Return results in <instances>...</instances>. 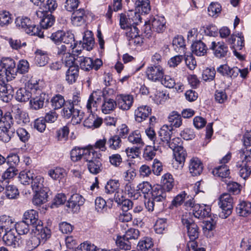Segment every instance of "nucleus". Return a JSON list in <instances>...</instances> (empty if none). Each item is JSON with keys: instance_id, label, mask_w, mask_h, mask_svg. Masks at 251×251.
Masks as SVG:
<instances>
[{"instance_id": "1", "label": "nucleus", "mask_w": 251, "mask_h": 251, "mask_svg": "<svg viewBox=\"0 0 251 251\" xmlns=\"http://www.w3.org/2000/svg\"><path fill=\"white\" fill-rule=\"evenodd\" d=\"M32 233L34 234L30 240L27 241L25 238L23 241H20V244L24 245L25 243L29 247V249H35L37 248L42 242L44 244L45 241L50 237L51 232L47 227H43V225H39L35 228L31 229Z\"/></svg>"}, {"instance_id": "2", "label": "nucleus", "mask_w": 251, "mask_h": 251, "mask_svg": "<svg viewBox=\"0 0 251 251\" xmlns=\"http://www.w3.org/2000/svg\"><path fill=\"white\" fill-rule=\"evenodd\" d=\"M0 65L4 70H0V84L13 80L16 77L15 61L10 57H3L0 59Z\"/></svg>"}, {"instance_id": "3", "label": "nucleus", "mask_w": 251, "mask_h": 251, "mask_svg": "<svg viewBox=\"0 0 251 251\" xmlns=\"http://www.w3.org/2000/svg\"><path fill=\"white\" fill-rule=\"evenodd\" d=\"M94 38L92 32L90 31H87L84 33L83 36V41H80L79 43L75 42L71 47L73 50L72 52L74 56H77L81 51L82 48L85 49L87 50H92L94 45Z\"/></svg>"}, {"instance_id": "4", "label": "nucleus", "mask_w": 251, "mask_h": 251, "mask_svg": "<svg viewBox=\"0 0 251 251\" xmlns=\"http://www.w3.org/2000/svg\"><path fill=\"white\" fill-rule=\"evenodd\" d=\"M27 87L31 92L27 91L25 88H21L17 91V100L19 101H26L31 97V94L33 92L40 91L39 80L34 78L29 80L27 83Z\"/></svg>"}, {"instance_id": "5", "label": "nucleus", "mask_w": 251, "mask_h": 251, "mask_svg": "<svg viewBox=\"0 0 251 251\" xmlns=\"http://www.w3.org/2000/svg\"><path fill=\"white\" fill-rule=\"evenodd\" d=\"M233 199L230 195L224 193L219 199V205L221 208V212L219 213V217L226 219L229 216L233 209Z\"/></svg>"}, {"instance_id": "6", "label": "nucleus", "mask_w": 251, "mask_h": 251, "mask_svg": "<svg viewBox=\"0 0 251 251\" xmlns=\"http://www.w3.org/2000/svg\"><path fill=\"white\" fill-rule=\"evenodd\" d=\"M76 60L79 63L81 69L85 71H89L93 68L97 71L102 64L100 59H97L93 61L92 58L87 57H77Z\"/></svg>"}, {"instance_id": "7", "label": "nucleus", "mask_w": 251, "mask_h": 251, "mask_svg": "<svg viewBox=\"0 0 251 251\" xmlns=\"http://www.w3.org/2000/svg\"><path fill=\"white\" fill-rule=\"evenodd\" d=\"M62 115L66 119L72 117V121L73 124H78L80 123L83 119L84 113L77 107L73 109L64 107L62 111Z\"/></svg>"}, {"instance_id": "8", "label": "nucleus", "mask_w": 251, "mask_h": 251, "mask_svg": "<svg viewBox=\"0 0 251 251\" xmlns=\"http://www.w3.org/2000/svg\"><path fill=\"white\" fill-rule=\"evenodd\" d=\"M141 20L140 14L136 12L134 13V15L131 14L127 16L124 14H121L120 18V25L121 28L126 30L132 26L137 25L141 22Z\"/></svg>"}, {"instance_id": "9", "label": "nucleus", "mask_w": 251, "mask_h": 251, "mask_svg": "<svg viewBox=\"0 0 251 251\" xmlns=\"http://www.w3.org/2000/svg\"><path fill=\"white\" fill-rule=\"evenodd\" d=\"M114 90L112 89L104 88L102 91V97L103 98V103L101 106L102 112L104 114H108L114 110L117 104V98L116 100H114L112 99H109L106 97L107 95L109 93L112 94Z\"/></svg>"}, {"instance_id": "10", "label": "nucleus", "mask_w": 251, "mask_h": 251, "mask_svg": "<svg viewBox=\"0 0 251 251\" xmlns=\"http://www.w3.org/2000/svg\"><path fill=\"white\" fill-rule=\"evenodd\" d=\"M164 72L159 64H152L148 67L146 70L147 78L152 81H160L163 78Z\"/></svg>"}, {"instance_id": "11", "label": "nucleus", "mask_w": 251, "mask_h": 251, "mask_svg": "<svg viewBox=\"0 0 251 251\" xmlns=\"http://www.w3.org/2000/svg\"><path fill=\"white\" fill-rule=\"evenodd\" d=\"M6 164L8 167L3 173L2 178L3 179H10L16 176V154L10 153L6 157Z\"/></svg>"}, {"instance_id": "12", "label": "nucleus", "mask_w": 251, "mask_h": 251, "mask_svg": "<svg viewBox=\"0 0 251 251\" xmlns=\"http://www.w3.org/2000/svg\"><path fill=\"white\" fill-rule=\"evenodd\" d=\"M209 49L213 51L214 55L218 58L226 57L228 52V47L223 42H208Z\"/></svg>"}, {"instance_id": "13", "label": "nucleus", "mask_w": 251, "mask_h": 251, "mask_svg": "<svg viewBox=\"0 0 251 251\" xmlns=\"http://www.w3.org/2000/svg\"><path fill=\"white\" fill-rule=\"evenodd\" d=\"M173 154L175 161L173 163V167L176 169H181L183 168L187 153L183 147H178L174 149Z\"/></svg>"}, {"instance_id": "14", "label": "nucleus", "mask_w": 251, "mask_h": 251, "mask_svg": "<svg viewBox=\"0 0 251 251\" xmlns=\"http://www.w3.org/2000/svg\"><path fill=\"white\" fill-rule=\"evenodd\" d=\"M116 98L117 107L122 110H128L133 105L134 98L131 95L120 94Z\"/></svg>"}, {"instance_id": "15", "label": "nucleus", "mask_w": 251, "mask_h": 251, "mask_svg": "<svg viewBox=\"0 0 251 251\" xmlns=\"http://www.w3.org/2000/svg\"><path fill=\"white\" fill-rule=\"evenodd\" d=\"M182 223L187 229L190 240L197 239L199 235V228L197 224L191 219L182 218Z\"/></svg>"}, {"instance_id": "16", "label": "nucleus", "mask_w": 251, "mask_h": 251, "mask_svg": "<svg viewBox=\"0 0 251 251\" xmlns=\"http://www.w3.org/2000/svg\"><path fill=\"white\" fill-rule=\"evenodd\" d=\"M173 128L167 125H164L158 132L159 138L158 143H159L160 148L166 146V144L170 141L172 133Z\"/></svg>"}, {"instance_id": "17", "label": "nucleus", "mask_w": 251, "mask_h": 251, "mask_svg": "<svg viewBox=\"0 0 251 251\" xmlns=\"http://www.w3.org/2000/svg\"><path fill=\"white\" fill-rule=\"evenodd\" d=\"M114 200L123 211H128L133 206V202L126 199L122 192H116L114 195Z\"/></svg>"}, {"instance_id": "18", "label": "nucleus", "mask_w": 251, "mask_h": 251, "mask_svg": "<svg viewBox=\"0 0 251 251\" xmlns=\"http://www.w3.org/2000/svg\"><path fill=\"white\" fill-rule=\"evenodd\" d=\"M23 221L32 226V228H35L39 225H42V222L38 219V212L33 209L25 212Z\"/></svg>"}, {"instance_id": "19", "label": "nucleus", "mask_w": 251, "mask_h": 251, "mask_svg": "<svg viewBox=\"0 0 251 251\" xmlns=\"http://www.w3.org/2000/svg\"><path fill=\"white\" fill-rule=\"evenodd\" d=\"M49 96L44 93H40L39 96L31 98L30 100V107L34 110H38L43 107L44 102H48Z\"/></svg>"}, {"instance_id": "20", "label": "nucleus", "mask_w": 251, "mask_h": 251, "mask_svg": "<svg viewBox=\"0 0 251 251\" xmlns=\"http://www.w3.org/2000/svg\"><path fill=\"white\" fill-rule=\"evenodd\" d=\"M84 199L78 194H73L68 200L66 206L71 208L72 212L79 210L80 205L84 203Z\"/></svg>"}, {"instance_id": "21", "label": "nucleus", "mask_w": 251, "mask_h": 251, "mask_svg": "<svg viewBox=\"0 0 251 251\" xmlns=\"http://www.w3.org/2000/svg\"><path fill=\"white\" fill-rule=\"evenodd\" d=\"M153 32L162 33L166 28V21L164 17L156 16L151 20Z\"/></svg>"}, {"instance_id": "22", "label": "nucleus", "mask_w": 251, "mask_h": 251, "mask_svg": "<svg viewBox=\"0 0 251 251\" xmlns=\"http://www.w3.org/2000/svg\"><path fill=\"white\" fill-rule=\"evenodd\" d=\"M203 169V164L199 158L193 157L191 159L189 162V171L192 176H197L201 174Z\"/></svg>"}, {"instance_id": "23", "label": "nucleus", "mask_w": 251, "mask_h": 251, "mask_svg": "<svg viewBox=\"0 0 251 251\" xmlns=\"http://www.w3.org/2000/svg\"><path fill=\"white\" fill-rule=\"evenodd\" d=\"M167 192L162 185H154L151 191V199L157 202L162 201L166 198Z\"/></svg>"}, {"instance_id": "24", "label": "nucleus", "mask_w": 251, "mask_h": 251, "mask_svg": "<svg viewBox=\"0 0 251 251\" xmlns=\"http://www.w3.org/2000/svg\"><path fill=\"white\" fill-rule=\"evenodd\" d=\"M14 89L10 85L0 84V99L3 101L8 102L13 97Z\"/></svg>"}, {"instance_id": "25", "label": "nucleus", "mask_w": 251, "mask_h": 251, "mask_svg": "<svg viewBox=\"0 0 251 251\" xmlns=\"http://www.w3.org/2000/svg\"><path fill=\"white\" fill-rule=\"evenodd\" d=\"M5 233L3 236V240L5 244L10 247L15 248L16 244V224L13 225V226L9 229L8 227L5 228Z\"/></svg>"}, {"instance_id": "26", "label": "nucleus", "mask_w": 251, "mask_h": 251, "mask_svg": "<svg viewBox=\"0 0 251 251\" xmlns=\"http://www.w3.org/2000/svg\"><path fill=\"white\" fill-rule=\"evenodd\" d=\"M151 108L148 106L138 107L134 112L136 121L141 123L145 120L151 114Z\"/></svg>"}, {"instance_id": "27", "label": "nucleus", "mask_w": 251, "mask_h": 251, "mask_svg": "<svg viewBox=\"0 0 251 251\" xmlns=\"http://www.w3.org/2000/svg\"><path fill=\"white\" fill-rule=\"evenodd\" d=\"M205 43H204L201 40L195 41L191 45L192 52L197 56H201L206 54L208 50V47Z\"/></svg>"}, {"instance_id": "28", "label": "nucleus", "mask_w": 251, "mask_h": 251, "mask_svg": "<svg viewBox=\"0 0 251 251\" xmlns=\"http://www.w3.org/2000/svg\"><path fill=\"white\" fill-rule=\"evenodd\" d=\"M211 208L206 205L197 204L194 206L193 213L196 218L202 219L210 216Z\"/></svg>"}, {"instance_id": "29", "label": "nucleus", "mask_w": 251, "mask_h": 251, "mask_svg": "<svg viewBox=\"0 0 251 251\" xmlns=\"http://www.w3.org/2000/svg\"><path fill=\"white\" fill-rule=\"evenodd\" d=\"M14 129L5 127L3 122H0V140L8 142L14 136Z\"/></svg>"}, {"instance_id": "30", "label": "nucleus", "mask_w": 251, "mask_h": 251, "mask_svg": "<svg viewBox=\"0 0 251 251\" xmlns=\"http://www.w3.org/2000/svg\"><path fill=\"white\" fill-rule=\"evenodd\" d=\"M49 191V188H45L43 190L40 192H35V194L32 200V202L34 205H41L48 201V195Z\"/></svg>"}, {"instance_id": "31", "label": "nucleus", "mask_w": 251, "mask_h": 251, "mask_svg": "<svg viewBox=\"0 0 251 251\" xmlns=\"http://www.w3.org/2000/svg\"><path fill=\"white\" fill-rule=\"evenodd\" d=\"M83 159L87 163L95 159H100L101 156V154L99 152L96 151L92 146H88L87 148H83Z\"/></svg>"}, {"instance_id": "32", "label": "nucleus", "mask_w": 251, "mask_h": 251, "mask_svg": "<svg viewBox=\"0 0 251 251\" xmlns=\"http://www.w3.org/2000/svg\"><path fill=\"white\" fill-rule=\"evenodd\" d=\"M35 62L37 65L42 67L48 63L49 57L47 51L37 49L35 52Z\"/></svg>"}, {"instance_id": "33", "label": "nucleus", "mask_w": 251, "mask_h": 251, "mask_svg": "<svg viewBox=\"0 0 251 251\" xmlns=\"http://www.w3.org/2000/svg\"><path fill=\"white\" fill-rule=\"evenodd\" d=\"M79 68L76 66H70L66 72L65 80L69 84L75 83L78 78Z\"/></svg>"}, {"instance_id": "34", "label": "nucleus", "mask_w": 251, "mask_h": 251, "mask_svg": "<svg viewBox=\"0 0 251 251\" xmlns=\"http://www.w3.org/2000/svg\"><path fill=\"white\" fill-rule=\"evenodd\" d=\"M236 210L239 216H248L251 213V202L247 201H241L236 206Z\"/></svg>"}, {"instance_id": "35", "label": "nucleus", "mask_w": 251, "mask_h": 251, "mask_svg": "<svg viewBox=\"0 0 251 251\" xmlns=\"http://www.w3.org/2000/svg\"><path fill=\"white\" fill-rule=\"evenodd\" d=\"M29 225L28 224L23 220L17 223V226H17V232L18 234V235L17 236V240H18L17 243L18 246L20 245L19 241L23 240L24 241L25 240V237H22L21 235L26 234L29 232Z\"/></svg>"}, {"instance_id": "36", "label": "nucleus", "mask_w": 251, "mask_h": 251, "mask_svg": "<svg viewBox=\"0 0 251 251\" xmlns=\"http://www.w3.org/2000/svg\"><path fill=\"white\" fill-rule=\"evenodd\" d=\"M218 73H220L223 76L227 77H233L235 76L238 70L234 68H230L228 65L226 64L220 65L217 69Z\"/></svg>"}, {"instance_id": "37", "label": "nucleus", "mask_w": 251, "mask_h": 251, "mask_svg": "<svg viewBox=\"0 0 251 251\" xmlns=\"http://www.w3.org/2000/svg\"><path fill=\"white\" fill-rule=\"evenodd\" d=\"M161 185L167 191L170 192L174 186V179L171 174L167 173L161 178Z\"/></svg>"}, {"instance_id": "38", "label": "nucleus", "mask_w": 251, "mask_h": 251, "mask_svg": "<svg viewBox=\"0 0 251 251\" xmlns=\"http://www.w3.org/2000/svg\"><path fill=\"white\" fill-rule=\"evenodd\" d=\"M89 171L92 174L97 175L102 170V165L100 159H95L87 163Z\"/></svg>"}, {"instance_id": "39", "label": "nucleus", "mask_w": 251, "mask_h": 251, "mask_svg": "<svg viewBox=\"0 0 251 251\" xmlns=\"http://www.w3.org/2000/svg\"><path fill=\"white\" fill-rule=\"evenodd\" d=\"M43 182L44 178L40 176H36L34 178L32 177L31 187L32 191L34 192H40V191L43 190L44 188H47L44 186Z\"/></svg>"}, {"instance_id": "40", "label": "nucleus", "mask_w": 251, "mask_h": 251, "mask_svg": "<svg viewBox=\"0 0 251 251\" xmlns=\"http://www.w3.org/2000/svg\"><path fill=\"white\" fill-rule=\"evenodd\" d=\"M168 121L171 126L175 127H179L182 125V119L181 115L176 111H172L168 116Z\"/></svg>"}, {"instance_id": "41", "label": "nucleus", "mask_w": 251, "mask_h": 251, "mask_svg": "<svg viewBox=\"0 0 251 251\" xmlns=\"http://www.w3.org/2000/svg\"><path fill=\"white\" fill-rule=\"evenodd\" d=\"M173 46L176 52H184L185 45L183 37L180 35L176 36L173 40Z\"/></svg>"}, {"instance_id": "42", "label": "nucleus", "mask_w": 251, "mask_h": 251, "mask_svg": "<svg viewBox=\"0 0 251 251\" xmlns=\"http://www.w3.org/2000/svg\"><path fill=\"white\" fill-rule=\"evenodd\" d=\"M51 107L54 110L61 108L65 106L66 104L64 97L60 94H57L53 96L51 100Z\"/></svg>"}, {"instance_id": "43", "label": "nucleus", "mask_w": 251, "mask_h": 251, "mask_svg": "<svg viewBox=\"0 0 251 251\" xmlns=\"http://www.w3.org/2000/svg\"><path fill=\"white\" fill-rule=\"evenodd\" d=\"M153 242L151 238L145 237L141 240L137 245V249L140 251H147L153 246Z\"/></svg>"}, {"instance_id": "44", "label": "nucleus", "mask_w": 251, "mask_h": 251, "mask_svg": "<svg viewBox=\"0 0 251 251\" xmlns=\"http://www.w3.org/2000/svg\"><path fill=\"white\" fill-rule=\"evenodd\" d=\"M32 24V22L27 17H22L17 18V26L20 29L26 32L27 29H28L29 26Z\"/></svg>"}, {"instance_id": "45", "label": "nucleus", "mask_w": 251, "mask_h": 251, "mask_svg": "<svg viewBox=\"0 0 251 251\" xmlns=\"http://www.w3.org/2000/svg\"><path fill=\"white\" fill-rule=\"evenodd\" d=\"M119 186L120 183L118 180L110 179L105 186V192L107 194H112L115 192L116 193Z\"/></svg>"}, {"instance_id": "46", "label": "nucleus", "mask_w": 251, "mask_h": 251, "mask_svg": "<svg viewBox=\"0 0 251 251\" xmlns=\"http://www.w3.org/2000/svg\"><path fill=\"white\" fill-rule=\"evenodd\" d=\"M108 147L114 150L119 149L122 145V141L120 137L117 135L111 136L107 141Z\"/></svg>"}, {"instance_id": "47", "label": "nucleus", "mask_w": 251, "mask_h": 251, "mask_svg": "<svg viewBox=\"0 0 251 251\" xmlns=\"http://www.w3.org/2000/svg\"><path fill=\"white\" fill-rule=\"evenodd\" d=\"M29 122L27 113L20 108H17V124L23 126Z\"/></svg>"}, {"instance_id": "48", "label": "nucleus", "mask_w": 251, "mask_h": 251, "mask_svg": "<svg viewBox=\"0 0 251 251\" xmlns=\"http://www.w3.org/2000/svg\"><path fill=\"white\" fill-rule=\"evenodd\" d=\"M48 175L54 180H59L64 178L66 175L65 170L61 168H56L48 172Z\"/></svg>"}, {"instance_id": "49", "label": "nucleus", "mask_w": 251, "mask_h": 251, "mask_svg": "<svg viewBox=\"0 0 251 251\" xmlns=\"http://www.w3.org/2000/svg\"><path fill=\"white\" fill-rule=\"evenodd\" d=\"M99 248L89 241L80 244L75 250V251H99Z\"/></svg>"}, {"instance_id": "50", "label": "nucleus", "mask_w": 251, "mask_h": 251, "mask_svg": "<svg viewBox=\"0 0 251 251\" xmlns=\"http://www.w3.org/2000/svg\"><path fill=\"white\" fill-rule=\"evenodd\" d=\"M69 128L64 126L56 131V139L58 141L64 142L68 140Z\"/></svg>"}, {"instance_id": "51", "label": "nucleus", "mask_w": 251, "mask_h": 251, "mask_svg": "<svg viewBox=\"0 0 251 251\" xmlns=\"http://www.w3.org/2000/svg\"><path fill=\"white\" fill-rule=\"evenodd\" d=\"M213 172L216 173L219 177L225 179L228 177L230 174L229 169L225 164L216 168Z\"/></svg>"}, {"instance_id": "52", "label": "nucleus", "mask_w": 251, "mask_h": 251, "mask_svg": "<svg viewBox=\"0 0 251 251\" xmlns=\"http://www.w3.org/2000/svg\"><path fill=\"white\" fill-rule=\"evenodd\" d=\"M2 112L0 109V122H3L5 127L11 128V125L14 123L12 115L9 112H6L2 117Z\"/></svg>"}, {"instance_id": "53", "label": "nucleus", "mask_w": 251, "mask_h": 251, "mask_svg": "<svg viewBox=\"0 0 251 251\" xmlns=\"http://www.w3.org/2000/svg\"><path fill=\"white\" fill-rule=\"evenodd\" d=\"M55 19L51 14L48 15L42 18L40 22V26L43 29L51 27L54 24Z\"/></svg>"}, {"instance_id": "54", "label": "nucleus", "mask_w": 251, "mask_h": 251, "mask_svg": "<svg viewBox=\"0 0 251 251\" xmlns=\"http://www.w3.org/2000/svg\"><path fill=\"white\" fill-rule=\"evenodd\" d=\"M44 31H42L39 26H36L32 23L30 26H29L28 29H27L26 33L31 35L37 36L40 38H44Z\"/></svg>"}, {"instance_id": "55", "label": "nucleus", "mask_w": 251, "mask_h": 251, "mask_svg": "<svg viewBox=\"0 0 251 251\" xmlns=\"http://www.w3.org/2000/svg\"><path fill=\"white\" fill-rule=\"evenodd\" d=\"M128 140L130 143L137 145L143 146V142L139 131H135L128 137Z\"/></svg>"}, {"instance_id": "56", "label": "nucleus", "mask_w": 251, "mask_h": 251, "mask_svg": "<svg viewBox=\"0 0 251 251\" xmlns=\"http://www.w3.org/2000/svg\"><path fill=\"white\" fill-rule=\"evenodd\" d=\"M116 244L121 250L128 251L131 249V243L129 240H126L124 237H120L117 238L116 241Z\"/></svg>"}, {"instance_id": "57", "label": "nucleus", "mask_w": 251, "mask_h": 251, "mask_svg": "<svg viewBox=\"0 0 251 251\" xmlns=\"http://www.w3.org/2000/svg\"><path fill=\"white\" fill-rule=\"evenodd\" d=\"M145 132L149 138L152 141L154 149L160 150V143H158V140L156 139L154 131L151 128H149L146 130Z\"/></svg>"}, {"instance_id": "58", "label": "nucleus", "mask_w": 251, "mask_h": 251, "mask_svg": "<svg viewBox=\"0 0 251 251\" xmlns=\"http://www.w3.org/2000/svg\"><path fill=\"white\" fill-rule=\"evenodd\" d=\"M83 148H75L71 151V159L76 162L79 160L81 158H83Z\"/></svg>"}, {"instance_id": "59", "label": "nucleus", "mask_w": 251, "mask_h": 251, "mask_svg": "<svg viewBox=\"0 0 251 251\" xmlns=\"http://www.w3.org/2000/svg\"><path fill=\"white\" fill-rule=\"evenodd\" d=\"M240 158L242 159V163L251 168V149H244L241 152Z\"/></svg>"}, {"instance_id": "60", "label": "nucleus", "mask_w": 251, "mask_h": 251, "mask_svg": "<svg viewBox=\"0 0 251 251\" xmlns=\"http://www.w3.org/2000/svg\"><path fill=\"white\" fill-rule=\"evenodd\" d=\"M216 71L214 68H206L203 70L202 78L205 81L213 80L215 76Z\"/></svg>"}, {"instance_id": "61", "label": "nucleus", "mask_w": 251, "mask_h": 251, "mask_svg": "<svg viewBox=\"0 0 251 251\" xmlns=\"http://www.w3.org/2000/svg\"><path fill=\"white\" fill-rule=\"evenodd\" d=\"M225 182L227 184L226 188L229 193L236 195L240 192V185L238 183L233 181L227 182L226 179Z\"/></svg>"}, {"instance_id": "62", "label": "nucleus", "mask_w": 251, "mask_h": 251, "mask_svg": "<svg viewBox=\"0 0 251 251\" xmlns=\"http://www.w3.org/2000/svg\"><path fill=\"white\" fill-rule=\"evenodd\" d=\"M140 232L137 229L131 228L128 229L123 236L126 240H136L139 236Z\"/></svg>"}, {"instance_id": "63", "label": "nucleus", "mask_w": 251, "mask_h": 251, "mask_svg": "<svg viewBox=\"0 0 251 251\" xmlns=\"http://www.w3.org/2000/svg\"><path fill=\"white\" fill-rule=\"evenodd\" d=\"M33 177L31 176L30 172L28 173L25 171L21 172L18 176L19 180L21 184L23 185H29L31 181V177Z\"/></svg>"}, {"instance_id": "64", "label": "nucleus", "mask_w": 251, "mask_h": 251, "mask_svg": "<svg viewBox=\"0 0 251 251\" xmlns=\"http://www.w3.org/2000/svg\"><path fill=\"white\" fill-rule=\"evenodd\" d=\"M12 21L11 15L9 12L2 11L0 12V25H6Z\"/></svg>"}]
</instances>
